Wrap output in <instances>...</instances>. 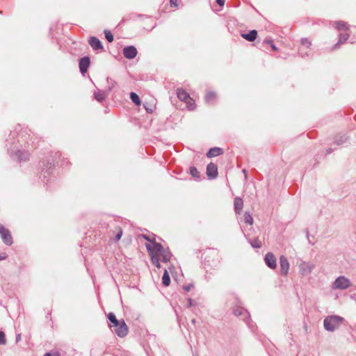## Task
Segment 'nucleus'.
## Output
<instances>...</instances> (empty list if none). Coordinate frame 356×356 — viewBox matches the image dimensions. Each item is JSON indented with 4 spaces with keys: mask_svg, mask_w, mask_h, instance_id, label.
Wrapping results in <instances>:
<instances>
[{
    "mask_svg": "<svg viewBox=\"0 0 356 356\" xmlns=\"http://www.w3.org/2000/svg\"><path fill=\"white\" fill-rule=\"evenodd\" d=\"M152 262L158 268H161L160 261L167 263L170 261L172 254L168 249H165L160 243H154V245L145 244Z\"/></svg>",
    "mask_w": 356,
    "mask_h": 356,
    "instance_id": "f257e3e1",
    "label": "nucleus"
},
{
    "mask_svg": "<svg viewBox=\"0 0 356 356\" xmlns=\"http://www.w3.org/2000/svg\"><path fill=\"white\" fill-rule=\"evenodd\" d=\"M343 318L338 316H332L325 318L324 327L325 329L328 331H334L335 329L339 327L343 322Z\"/></svg>",
    "mask_w": 356,
    "mask_h": 356,
    "instance_id": "f03ea898",
    "label": "nucleus"
},
{
    "mask_svg": "<svg viewBox=\"0 0 356 356\" xmlns=\"http://www.w3.org/2000/svg\"><path fill=\"white\" fill-rule=\"evenodd\" d=\"M115 327V332L119 337H124L128 333V327L124 320L120 321L118 324L113 325Z\"/></svg>",
    "mask_w": 356,
    "mask_h": 356,
    "instance_id": "7ed1b4c3",
    "label": "nucleus"
},
{
    "mask_svg": "<svg viewBox=\"0 0 356 356\" xmlns=\"http://www.w3.org/2000/svg\"><path fill=\"white\" fill-rule=\"evenodd\" d=\"M0 235L3 241L6 245H11L13 243V238L9 230L6 229L2 225L0 224Z\"/></svg>",
    "mask_w": 356,
    "mask_h": 356,
    "instance_id": "20e7f679",
    "label": "nucleus"
},
{
    "mask_svg": "<svg viewBox=\"0 0 356 356\" xmlns=\"http://www.w3.org/2000/svg\"><path fill=\"white\" fill-rule=\"evenodd\" d=\"M334 284L337 289H346L350 286V282L348 278L341 276L335 280Z\"/></svg>",
    "mask_w": 356,
    "mask_h": 356,
    "instance_id": "39448f33",
    "label": "nucleus"
},
{
    "mask_svg": "<svg viewBox=\"0 0 356 356\" xmlns=\"http://www.w3.org/2000/svg\"><path fill=\"white\" fill-rule=\"evenodd\" d=\"M137 52L136 48L134 46H129L124 47L123 49V54L127 59H132L135 58L137 55Z\"/></svg>",
    "mask_w": 356,
    "mask_h": 356,
    "instance_id": "423d86ee",
    "label": "nucleus"
},
{
    "mask_svg": "<svg viewBox=\"0 0 356 356\" xmlns=\"http://www.w3.org/2000/svg\"><path fill=\"white\" fill-rule=\"evenodd\" d=\"M265 262L266 265L272 269H275L277 267L276 258L275 255L271 252H268L266 254Z\"/></svg>",
    "mask_w": 356,
    "mask_h": 356,
    "instance_id": "0eeeda50",
    "label": "nucleus"
},
{
    "mask_svg": "<svg viewBox=\"0 0 356 356\" xmlns=\"http://www.w3.org/2000/svg\"><path fill=\"white\" fill-rule=\"evenodd\" d=\"M280 271L284 275H286L289 269V263L284 256H281L280 259Z\"/></svg>",
    "mask_w": 356,
    "mask_h": 356,
    "instance_id": "6e6552de",
    "label": "nucleus"
},
{
    "mask_svg": "<svg viewBox=\"0 0 356 356\" xmlns=\"http://www.w3.org/2000/svg\"><path fill=\"white\" fill-rule=\"evenodd\" d=\"M207 175L210 179H214L218 175L217 165L213 163H210L207 168Z\"/></svg>",
    "mask_w": 356,
    "mask_h": 356,
    "instance_id": "1a4fd4ad",
    "label": "nucleus"
},
{
    "mask_svg": "<svg viewBox=\"0 0 356 356\" xmlns=\"http://www.w3.org/2000/svg\"><path fill=\"white\" fill-rule=\"evenodd\" d=\"M89 44L95 50L102 49L103 46L100 40L95 37H90L89 39Z\"/></svg>",
    "mask_w": 356,
    "mask_h": 356,
    "instance_id": "9d476101",
    "label": "nucleus"
},
{
    "mask_svg": "<svg viewBox=\"0 0 356 356\" xmlns=\"http://www.w3.org/2000/svg\"><path fill=\"white\" fill-rule=\"evenodd\" d=\"M90 65V59L88 57L82 58L79 62V68L82 73L87 72L88 66Z\"/></svg>",
    "mask_w": 356,
    "mask_h": 356,
    "instance_id": "9b49d317",
    "label": "nucleus"
},
{
    "mask_svg": "<svg viewBox=\"0 0 356 356\" xmlns=\"http://www.w3.org/2000/svg\"><path fill=\"white\" fill-rule=\"evenodd\" d=\"M241 37L248 41L253 42L257 37V31L256 30H252L248 33L241 34Z\"/></svg>",
    "mask_w": 356,
    "mask_h": 356,
    "instance_id": "f8f14e48",
    "label": "nucleus"
},
{
    "mask_svg": "<svg viewBox=\"0 0 356 356\" xmlns=\"http://www.w3.org/2000/svg\"><path fill=\"white\" fill-rule=\"evenodd\" d=\"M177 95L178 99L184 102L191 97L189 94L182 88H177Z\"/></svg>",
    "mask_w": 356,
    "mask_h": 356,
    "instance_id": "ddd939ff",
    "label": "nucleus"
},
{
    "mask_svg": "<svg viewBox=\"0 0 356 356\" xmlns=\"http://www.w3.org/2000/svg\"><path fill=\"white\" fill-rule=\"evenodd\" d=\"M223 154L222 149L220 147H213L210 149V150L207 152V156L209 158L217 156Z\"/></svg>",
    "mask_w": 356,
    "mask_h": 356,
    "instance_id": "4468645a",
    "label": "nucleus"
},
{
    "mask_svg": "<svg viewBox=\"0 0 356 356\" xmlns=\"http://www.w3.org/2000/svg\"><path fill=\"white\" fill-rule=\"evenodd\" d=\"M243 207V200L240 197H236L234 200V209L236 213L240 214Z\"/></svg>",
    "mask_w": 356,
    "mask_h": 356,
    "instance_id": "2eb2a0df",
    "label": "nucleus"
},
{
    "mask_svg": "<svg viewBox=\"0 0 356 356\" xmlns=\"http://www.w3.org/2000/svg\"><path fill=\"white\" fill-rule=\"evenodd\" d=\"M112 233L114 236V240L118 241L120 240L122 236V229L120 227H117L113 230H112Z\"/></svg>",
    "mask_w": 356,
    "mask_h": 356,
    "instance_id": "dca6fc26",
    "label": "nucleus"
},
{
    "mask_svg": "<svg viewBox=\"0 0 356 356\" xmlns=\"http://www.w3.org/2000/svg\"><path fill=\"white\" fill-rule=\"evenodd\" d=\"M162 283L165 286H168L170 284V275L166 269L164 270V273H163V275L162 277Z\"/></svg>",
    "mask_w": 356,
    "mask_h": 356,
    "instance_id": "f3484780",
    "label": "nucleus"
},
{
    "mask_svg": "<svg viewBox=\"0 0 356 356\" xmlns=\"http://www.w3.org/2000/svg\"><path fill=\"white\" fill-rule=\"evenodd\" d=\"M130 98H131V99L132 100V102H133L136 105H137V106H140V105L141 104V101H140V97H139V96H138L136 93H135V92H131V94H130Z\"/></svg>",
    "mask_w": 356,
    "mask_h": 356,
    "instance_id": "a211bd4d",
    "label": "nucleus"
},
{
    "mask_svg": "<svg viewBox=\"0 0 356 356\" xmlns=\"http://www.w3.org/2000/svg\"><path fill=\"white\" fill-rule=\"evenodd\" d=\"M336 28L339 30H347L348 29V26L346 22L343 21H337L335 22Z\"/></svg>",
    "mask_w": 356,
    "mask_h": 356,
    "instance_id": "6ab92c4d",
    "label": "nucleus"
},
{
    "mask_svg": "<svg viewBox=\"0 0 356 356\" xmlns=\"http://www.w3.org/2000/svg\"><path fill=\"white\" fill-rule=\"evenodd\" d=\"M186 104V107L191 110V111H193L195 109V101L193 98H191V97L185 102Z\"/></svg>",
    "mask_w": 356,
    "mask_h": 356,
    "instance_id": "aec40b11",
    "label": "nucleus"
},
{
    "mask_svg": "<svg viewBox=\"0 0 356 356\" xmlns=\"http://www.w3.org/2000/svg\"><path fill=\"white\" fill-rule=\"evenodd\" d=\"M138 237L143 238L147 241L149 242L147 244H150V245H154V243H158L157 242H156L154 237H151L149 236H147L145 234H141Z\"/></svg>",
    "mask_w": 356,
    "mask_h": 356,
    "instance_id": "412c9836",
    "label": "nucleus"
},
{
    "mask_svg": "<svg viewBox=\"0 0 356 356\" xmlns=\"http://www.w3.org/2000/svg\"><path fill=\"white\" fill-rule=\"evenodd\" d=\"M216 97V92H214L213 91H209L205 95V100L207 102H209L215 99Z\"/></svg>",
    "mask_w": 356,
    "mask_h": 356,
    "instance_id": "4be33fe9",
    "label": "nucleus"
},
{
    "mask_svg": "<svg viewBox=\"0 0 356 356\" xmlns=\"http://www.w3.org/2000/svg\"><path fill=\"white\" fill-rule=\"evenodd\" d=\"M108 318L113 324V325L118 324V323L120 321L116 318V316L113 313H109L108 314Z\"/></svg>",
    "mask_w": 356,
    "mask_h": 356,
    "instance_id": "5701e85b",
    "label": "nucleus"
},
{
    "mask_svg": "<svg viewBox=\"0 0 356 356\" xmlns=\"http://www.w3.org/2000/svg\"><path fill=\"white\" fill-rule=\"evenodd\" d=\"M190 173L191 176L194 178H199L200 177V172L195 167H191L190 168Z\"/></svg>",
    "mask_w": 356,
    "mask_h": 356,
    "instance_id": "b1692460",
    "label": "nucleus"
},
{
    "mask_svg": "<svg viewBox=\"0 0 356 356\" xmlns=\"http://www.w3.org/2000/svg\"><path fill=\"white\" fill-rule=\"evenodd\" d=\"M264 43L269 44L273 51H278V48L274 44L273 41L272 40L266 39V40H264Z\"/></svg>",
    "mask_w": 356,
    "mask_h": 356,
    "instance_id": "393cba45",
    "label": "nucleus"
},
{
    "mask_svg": "<svg viewBox=\"0 0 356 356\" xmlns=\"http://www.w3.org/2000/svg\"><path fill=\"white\" fill-rule=\"evenodd\" d=\"M244 218H245V221L246 223L249 224V225H252L253 224V218L251 216V215L248 213H245V215H244Z\"/></svg>",
    "mask_w": 356,
    "mask_h": 356,
    "instance_id": "a878e982",
    "label": "nucleus"
},
{
    "mask_svg": "<svg viewBox=\"0 0 356 356\" xmlns=\"http://www.w3.org/2000/svg\"><path fill=\"white\" fill-rule=\"evenodd\" d=\"M104 34H105V37H106V40L109 42H111L113 41V35L109 31H105Z\"/></svg>",
    "mask_w": 356,
    "mask_h": 356,
    "instance_id": "bb28decb",
    "label": "nucleus"
},
{
    "mask_svg": "<svg viewBox=\"0 0 356 356\" xmlns=\"http://www.w3.org/2000/svg\"><path fill=\"white\" fill-rule=\"evenodd\" d=\"M301 44L302 46L307 47V48H309L310 46L312 45V42L311 41H309L308 39H302L301 40Z\"/></svg>",
    "mask_w": 356,
    "mask_h": 356,
    "instance_id": "cd10ccee",
    "label": "nucleus"
},
{
    "mask_svg": "<svg viewBox=\"0 0 356 356\" xmlns=\"http://www.w3.org/2000/svg\"><path fill=\"white\" fill-rule=\"evenodd\" d=\"M5 343H6L5 334L3 332H0V344H5Z\"/></svg>",
    "mask_w": 356,
    "mask_h": 356,
    "instance_id": "c85d7f7f",
    "label": "nucleus"
},
{
    "mask_svg": "<svg viewBox=\"0 0 356 356\" xmlns=\"http://www.w3.org/2000/svg\"><path fill=\"white\" fill-rule=\"evenodd\" d=\"M252 245L254 248H260L261 246V243L259 241H254L252 243Z\"/></svg>",
    "mask_w": 356,
    "mask_h": 356,
    "instance_id": "c756f323",
    "label": "nucleus"
},
{
    "mask_svg": "<svg viewBox=\"0 0 356 356\" xmlns=\"http://www.w3.org/2000/svg\"><path fill=\"white\" fill-rule=\"evenodd\" d=\"M44 356H60V354L58 352L47 353Z\"/></svg>",
    "mask_w": 356,
    "mask_h": 356,
    "instance_id": "7c9ffc66",
    "label": "nucleus"
},
{
    "mask_svg": "<svg viewBox=\"0 0 356 356\" xmlns=\"http://www.w3.org/2000/svg\"><path fill=\"white\" fill-rule=\"evenodd\" d=\"M178 1L179 0H170V5L172 7H177V5H178Z\"/></svg>",
    "mask_w": 356,
    "mask_h": 356,
    "instance_id": "2f4dec72",
    "label": "nucleus"
},
{
    "mask_svg": "<svg viewBox=\"0 0 356 356\" xmlns=\"http://www.w3.org/2000/svg\"><path fill=\"white\" fill-rule=\"evenodd\" d=\"M95 98H96V99H97V101H99V102H102V101L104 99V97H103V95H102L97 94V95H95Z\"/></svg>",
    "mask_w": 356,
    "mask_h": 356,
    "instance_id": "473e14b6",
    "label": "nucleus"
},
{
    "mask_svg": "<svg viewBox=\"0 0 356 356\" xmlns=\"http://www.w3.org/2000/svg\"><path fill=\"white\" fill-rule=\"evenodd\" d=\"M216 2L220 6H222L225 4V0H216Z\"/></svg>",
    "mask_w": 356,
    "mask_h": 356,
    "instance_id": "72a5a7b5",
    "label": "nucleus"
},
{
    "mask_svg": "<svg viewBox=\"0 0 356 356\" xmlns=\"http://www.w3.org/2000/svg\"><path fill=\"white\" fill-rule=\"evenodd\" d=\"M7 258V254L6 253H2L0 254V260H3Z\"/></svg>",
    "mask_w": 356,
    "mask_h": 356,
    "instance_id": "f704fd0d",
    "label": "nucleus"
},
{
    "mask_svg": "<svg viewBox=\"0 0 356 356\" xmlns=\"http://www.w3.org/2000/svg\"><path fill=\"white\" fill-rule=\"evenodd\" d=\"M193 286L192 285H188V286H184V289L186 291H189L191 289Z\"/></svg>",
    "mask_w": 356,
    "mask_h": 356,
    "instance_id": "c9c22d12",
    "label": "nucleus"
},
{
    "mask_svg": "<svg viewBox=\"0 0 356 356\" xmlns=\"http://www.w3.org/2000/svg\"><path fill=\"white\" fill-rule=\"evenodd\" d=\"M348 38V34L344 35L343 37V41H346Z\"/></svg>",
    "mask_w": 356,
    "mask_h": 356,
    "instance_id": "e433bc0d",
    "label": "nucleus"
},
{
    "mask_svg": "<svg viewBox=\"0 0 356 356\" xmlns=\"http://www.w3.org/2000/svg\"><path fill=\"white\" fill-rule=\"evenodd\" d=\"M146 111H147L148 112H152V110H150V108H146Z\"/></svg>",
    "mask_w": 356,
    "mask_h": 356,
    "instance_id": "4c0bfd02",
    "label": "nucleus"
},
{
    "mask_svg": "<svg viewBox=\"0 0 356 356\" xmlns=\"http://www.w3.org/2000/svg\"><path fill=\"white\" fill-rule=\"evenodd\" d=\"M146 111H147L148 112H152V110H150V108H146Z\"/></svg>",
    "mask_w": 356,
    "mask_h": 356,
    "instance_id": "58836bf2",
    "label": "nucleus"
},
{
    "mask_svg": "<svg viewBox=\"0 0 356 356\" xmlns=\"http://www.w3.org/2000/svg\"><path fill=\"white\" fill-rule=\"evenodd\" d=\"M237 314H238V312H234L235 315H237Z\"/></svg>",
    "mask_w": 356,
    "mask_h": 356,
    "instance_id": "ea45409f",
    "label": "nucleus"
},
{
    "mask_svg": "<svg viewBox=\"0 0 356 356\" xmlns=\"http://www.w3.org/2000/svg\"><path fill=\"white\" fill-rule=\"evenodd\" d=\"M237 314H238V312H234L235 315H237Z\"/></svg>",
    "mask_w": 356,
    "mask_h": 356,
    "instance_id": "a19ab883",
    "label": "nucleus"
}]
</instances>
